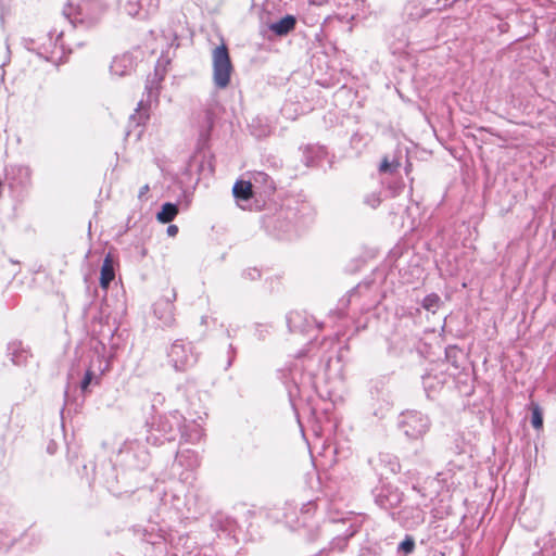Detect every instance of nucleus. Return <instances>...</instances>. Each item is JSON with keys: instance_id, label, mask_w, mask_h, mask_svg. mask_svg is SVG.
I'll return each instance as SVG.
<instances>
[{"instance_id": "12", "label": "nucleus", "mask_w": 556, "mask_h": 556, "mask_svg": "<svg viewBox=\"0 0 556 556\" xmlns=\"http://www.w3.org/2000/svg\"><path fill=\"white\" fill-rule=\"evenodd\" d=\"M441 305V298L435 293H430L422 300V307L427 311L435 312Z\"/></svg>"}, {"instance_id": "13", "label": "nucleus", "mask_w": 556, "mask_h": 556, "mask_svg": "<svg viewBox=\"0 0 556 556\" xmlns=\"http://www.w3.org/2000/svg\"><path fill=\"white\" fill-rule=\"evenodd\" d=\"M157 220L161 223H169L174 219V203L167 202L163 205L161 212L156 215Z\"/></svg>"}, {"instance_id": "14", "label": "nucleus", "mask_w": 556, "mask_h": 556, "mask_svg": "<svg viewBox=\"0 0 556 556\" xmlns=\"http://www.w3.org/2000/svg\"><path fill=\"white\" fill-rule=\"evenodd\" d=\"M415 548V542L412 538H406L401 544L400 549L405 554H410Z\"/></svg>"}, {"instance_id": "5", "label": "nucleus", "mask_w": 556, "mask_h": 556, "mask_svg": "<svg viewBox=\"0 0 556 556\" xmlns=\"http://www.w3.org/2000/svg\"><path fill=\"white\" fill-rule=\"evenodd\" d=\"M115 277L114 264L110 254H108L103 261L101 273H100V286L102 289H108L110 283Z\"/></svg>"}, {"instance_id": "11", "label": "nucleus", "mask_w": 556, "mask_h": 556, "mask_svg": "<svg viewBox=\"0 0 556 556\" xmlns=\"http://www.w3.org/2000/svg\"><path fill=\"white\" fill-rule=\"evenodd\" d=\"M532 416H531V425L534 429L541 430L543 428V414L541 407L536 403H531L530 405Z\"/></svg>"}, {"instance_id": "6", "label": "nucleus", "mask_w": 556, "mask_h": 556, "mask_svg": "<svg viewBox=\"0 0 556 556\" xmlns=\"http://www.w3.org/2000/svg\"><path fill=\"white\" fill-rule=\"evenodd\" d=\"M48 37H49V43L48 45L42 43V48L46 53H49V54H51V56H53L54 54H56L58 49L61 52L64 51V43L62 40L63 31H60V33H56V30H54L53 33L51 31V33H49Z\"/></svg>"}, {"instance_id": "1", "label": "nucleus", "mask_w": 556, "mask_h": 556, "mask_svg": "<svg viewBox=\"0 0 556 556\" xmlns=\"http://www.w3.org/2000/svg\"><path fill=\"white\" fill-rule=\"evenodd\" d=\"M213 81L218 89H225L230 84L232 64L228 48L225 43L216 47L212 52Z\"/></svg>"}, {"instance_id": "15", "label": "nucleus", "mask_w": 556, "mask_h": 556, "mask_svg": "<svg viewBox=\"0 0 556 556\" xmlns=\"http://www.w3.org/2000/svg\"><path fill=\"white\" fill-rule=\"evenodd\" d=\"M93 379V372L88 369L84 376V379L80 382V389L83 392H86L88 390L89 384L91 383Z\"/></svg>"}, {"instance_id": "9", "label": "nucleus", "mask_w": 556, "mask_h": 556, "mask_svg": "<svg viewBox=\"0 0 556 556\" xmlns=\"http://www.w3.org/2000/svg\"><path fill=\"white\" fill-rule=\"evenodd\" d=\"M295 24H296L295 17L292 15H287V16L282 17L281 20H279L277 23L273 24L270 26V28L275 34H277L279 36H283V35H287L288 33H290L291 30H293L295 27Z\"/></svg>"}, {"instance_id": "8", "label": "nucleus", "mask_w": 556, "mask_h": 556, "mask_svg": "<svg viewBox=\"0 0 556 556\" xmlns=\"http://www.w3.org/2000/svg\"><path fill=\"white\" fill-rule=\"evenodd\" d=\"M9 350L11 354V361L17 366L25 365L28 361V357L30 356L29 351L24 349L21 343L10 344Z\"/></svg>"}, {"instance_id": "4", "label": "nucleus", "mask_w": 556, "mask_h": 556, "mask_svg": "<svg viewBox=\"0 0 556 556\" xmlns=\"http://www.w3.org/2000/svg\"><path fill=\"white\" fill-rule=\"evenodd\" d=\"M159 7V0H127L125 12L132 17L144 20L153 14Z\"/></svg>"}, {"instance_id": "16", "label": "nucleus", "mask_w": 556, "mask_h": 556, "mask_svg": "<svg viewBox=\"0 0 556 556\" xmlns=\"http://www.w3.org/2000/svg\"><path fill=\"white\" fill-rule=\"evenodd\" d=\"M389 168H390L389 160H388V157H384V159L382 160L381 164H380L379 170H380L381 173H386V172H388V170H389Z\"/></svg>"}, {"instance_id": "10", "label": "nucleus", "mask_w": 556, "mask_h": 556, "mask_svg": "<svg viewBox=\"0 0 556 556\" xmlns=\"http://www.w3.org/2000/svg\"><path fill=\"white\" fill-rule=\"evenodd\" d=\"M148 118H149L148 108L144 105L143 101H140L138 103L135 114H132L130 116V122L138 126V125L142 124L144 121H147Z\"/></svg>"}, {"instance_id": "7", "label": "nucleus", "mask_w": 556, "mask_h": 556, "mask_svg": "<svg viewBox=\"0 0 556 556\" xmlns=\"http://www.w3.org/2000/svg\"><path fill=\"white\" fill-rule=\"evenodd\" d=\"M232 193L235 198L248 201L253 198V186L250 181L238 180L232 187Z\"/></svg>"}, {"instance_id": "2", "label": "nucleus", "mask_w": 556, "mask_h": 556, "mask_svg": "<svg viewBox=\"0 0 556 556\" xmlns=\"http://www.w3.org/2000/svg\"><path fill=\"white\" fill-rule=\"evenodd\" d=\"M144 53L139 48L132 51L115 56L111 64V73L116 76H125L130 74L137 64L142 61Z\"/></svg>"}, {"instance_id": "3", "label": "nucleus", "mask_w": 556, "mask_h": 556, "mask_svg": "<svg viewBox=\"0 0 556 556\" xmlns=\"http://www.w3.org/2000/svg\"><path fill=\"white\" fill-rule=\"evenodd\" d=\"M169 70H172V58L169 56L168 52L162 53L155 64L153 77H149L147 80L146 89L148 91L149 98L157 94L160 84Z\"/></svg>"}, {"instance_id": "17", "label": "nucleus", "mask_w": 556, "mask_h": 556, "mask_svg": "<svg viewBox=\"0 0 556 556\" xmlns=\"http://www.w3.org/2000/svg\"><path fill=\"white\" fill-rule=\"evenodd\" d=\"M149 191V186L144 185L139 191V198H142Z\"/></svg>"}, {"instance_id": "18", "label": "nucleus", "mask_w": 556, "mask_h": 556, "mask_svg": "<svg viewBox=\"0 0 556 556\" xmlns=\"http://www.w3.org/2000/svg\"><path fill=\"white\" fill-rule=\"evenodd\" d=\"M167 233H168L169 236H174V225H169V226L167 227Z\"/></svg>"}]
</instances>
